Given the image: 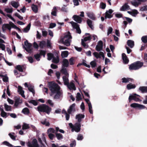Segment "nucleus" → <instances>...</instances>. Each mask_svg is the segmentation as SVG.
I'll return each instance as SVG.
<instances>
[{
	"mask_svg": "<svg viewBox=\"0 0 147 147\" xmlns=\"http://www.w3.org/2000/svg\"><path fill=\"white\" fill-rule=\"evenodd\" d=\"M38 110L39 112H45L49 114L51 112V109L48 106L42 104L37 107Z\"/></svg>",
	"mask_w": 147,
	"mask_h": 147,
	"instance_id": "obj_3",
	"label": "nucleus"
},
{
	"mask_svg": "<svg viewBox=\"0 0 147 147\" xmlns=\"http://www.w3.org/2000/svg\"><path fill=\"white\" fill-rule=\"evenodd\" d=\"M4 107L5 110L7 111H11L12 110V107L11 106H9L6 104H5Z\"/></svg>",
	"mask_w": 147,
	"mask_h": 147,
	"instance_id": "obj_26",
	"label": "nucleus"
},
{
	"mask_svg": "<svg viewBox=\"0 0 147 147\" xmlns=\"http://www.w3.org/2000/svg\"><path fill=\"white\" fill-rule=\"evenodd\" d=\"M91 39V36H88L85 37L84 39H82V45L85 48H88V45L87 44H86L85 42L87 40H90Z\"/></svg>",
	"mask_w": 147,
	"mask_h": 147,
	"instance_id": "obj_10",
	"label": "nucleus"
},
{
	"mask_svg": "<svg viewBox=\"0 0 147 147\" xmlns=\"http://www.w3.org/2000/svg\"><path fill=\"white\" fill-rule=\"evenodd\" d=\"M75 104L74 103L71 105L69 109H67V112L69 114H71L72 112H74L76 111L75 108Z\"/></svg>",
	"mask_w": 147,
	"mask_h": 147,
	"instance_id": "obj_12",
	"label": "nucleus"
},
{
	"mask_svg": "<svg viewBox=\"0 0 147 147\" xmlns=\"http://www.w3.org/2000/svg\"><path fill=\"white\" fill-rule=\"evenodd\" d=\"M65 67H62L61 69V72L65 75L66 76H68L69 74L67 72V70L66 68H65Z\"/></svg>",
	"mask_w": 147,
	"mask_h": 147,
	"instance_id": "obj_35",
	"label": "nucleus"
},
{
	"mask_svg": "<svg viewBox=\"0 0 147 147\" xmlns=\"http://www.w3.org/2000/svg\"><path fill=\"white\" fill-rule=\"evenodd\" d=\"M5 11L8 13H11L13 11L12 8H7L5 9Z\"/></svg>",
	"mask_w": 147,
	"mask_h": 147,
	"instance_id": "obj_53",
	"label": "nucleus"
},
{
	"mask_svg": "<svg viewBox=\"0 0 147 147\" xmlns=\"http://www.w3.org/2000/svg\"><path fill=\"white\" fill-rule=\"evenodd\" d=\"M87 23L90 28L92 29H93V26L92 25V21L90 20H87Z\"/></svg>",
	"mask_w": 147,
	"mask_h": 147,
	"instance_id": "obj_41",
	"label": "nucleus"
},
{
	"mask_svg": "<svg viewBox=\"0 0 147 147\" xmlns=\"http://www.w3.org/2000/svg\"><path fill=\"white\" fill-rule=\"evenodd\" d=\"M56 11H57V8L56 7H53V9L52 10L51 14L52 15L54 16H56Z\"/></svg>",
	"mask_w": 147,
	"mask_h": 147,
	"instance_id": "obj_46",
	"label": "nucleus"
},
{
	"mask_svg": "<svg viewBox=\"0 0 147 147\" xmlns=\"http://www.w3.org/2000/svg\"><path fill=\"white\" fill-rule=\"evenodd\" d=\"M69 63L68 60L66 59H64L62 61V67H67L69 65Z\"/></svg>",
	"mask_w": 147,
	"mask_h": 147,
	"instance_id": "obj_20",
	"label": "nucleus"
},
{
	"mask_svg": "<svg viewBox=\"0 0 147 147\" xmlns=\"http://www.w3.org/2000/svg\"><path fill=\"white\" fill-rule=\"evenodd\" d=\"M76 145V142L75 141H73L70 144L71 147H74Z\"/></svg>",
	"mask_w": 147,
	"mask_h": 147,
	"instance_id": "obj_64",
	"label": "nucleus"
},
{
	"mask_svg": "<svg viewBox=\"0 0 147 147\" xmlns=\"http://www.w3.org/2000/svg\"><path fill=\"white\" fill-rule=\"evenodd\" d=\"M141 40L144 43L147 42V36H143L141 38Z\"/></svg>",
	"mask_w": 147,
	"mask_h": 147,
	"instance_id": "obj_52",
	"label": "nucleus"
},
{
	"mask_svg": "<svg viewBox=\"0 0 147 147\" xmlns=\"http://www.w3.org/2000/svg\"><path fill=\"white\" fill-rule=\"evenodd\" d=\"M14 134V133H9V135L11 139L15 140L16 139V138L13 135Z\"/></svg>",
	"mask_w": 147,
	"mask_h": 147,
	"instance_id": "obj_61",
	"label": "nucleus"
},
{
	"mask_svg": "<svg viewBox=\"0 0 147 147\" xmlns=\"http://www.w3.org/2000/svg\"><path fill=\"white\" fill-rule=\"evenodd\" d=\"M131 3L132 5L136 7H138L140 4L138 1H137L136 0L131 1Z\"/></svg>",
	"mask_w": 147,
	"mask_h": 147,
	"instance_id": "obj_31",
	"label": "nucleus"
},
{
	"mask_svg": "<svg viewBox=\"0 0 147 147\" xmlns=\"http://www.w3.org/2000/svg\"><path fill=\"white\" fill-rule=\"evenodd\" d=\"M135 88V85L132 84H129L127 85V89L129 90L132 88Z\"/></svg>",
	"mask_w": 147,
	"mask_h": 147,
	"instance_id": "obj_47",
	"label": "nucleus"
},
{
	"mask_svg": "<svg viewBox=\"0 0 147 147\" xmlns=\"http://www.w3.org/2000/svg\"><path fill=\"white\" fill-rule=\"evenodd\" d=\"M69 125L71 129V131L72 132L74 131L76 132H78L80 131L81 128V124L80 123H76L73 125L71 123H69Z\"/></svg>",
	"mask_w": 147,
	"mask_h": 147,
	"instance_id": "obj_4",
	"label": "nucleus"
},
{
	"mask_svg": "<svg viewBox=\"0 0 147 147\" xmlns=\"http://www.w3.org/2000/svg\"><path fill=\"white\" fill-rule=\"evenodd\" d=\"M137 96H140L139 95H137L136 94H134L133 95L130 94L129 98V102H130L132 100H134L136 102L141 101V100H140V99L137 97Z\"/></svg>",
	"mask_w": 147,
	"mask_h": 147,
	"instance_id": "obj_7",
	"label": "nucleus"
},
{
	"mask_svg": "<svg viewBox=\"0 0 147 147\" xmlns=\"http://www.w3.org/2000/svg\"><path fill=\"white\" fill-rule=\"evenodd\" d=\"M34 57L35 59L37 61H39L40 60V55L39 54H37L34 55Z\"/></svg>",
	"mask_w": 147,
	"mask_h": 147,
	"instance_id": "obj_51",
	"label": "nucleus"
},
{
	"mask_svg": "<svg viewBox=\"0 0 147 147\" xmlns=\"http://www.w3.org/2000/svg\"><path fill=\"white\" fill-rule=\"evenodd\" d=\"M76 119L78 120V123H80L81 121V119L84 117V115L82 114H78L76 115Z\"/></svg>",
	"mask_w": 147,
	"mask_h": 147,
	"instance_id": "obj_22",
	"label": "nucleus"
},
{
	"mask_svg": "<svg viewBox=\"0 0 147 147\" xmlns=\"http://www.w3.org/2000/svg\"><path fill=\"white\" fill-rule=\"evenodd\" d=\"M93 54L97 59L101 58V55L100 54V52L99 53L96 52H94L93 53Z\"/></svg>",
	"mask_w": 147,
	"mask_h": 147,
	"instance_id": "obj_45",
	"label": "nucleus"
},
{
	"mask_svg": "<svg viewBox=\"0 0 147 147\" xmlns=\"http://www.w3.org/2000/svg\"><path fill=\"white\" fill-rule=\"evenodd\" d=\"M85 100L87 103L88 104V106L89 111V112L91 114L93 113V111L92 110V105L89 100L88 99H85Z\"/></svg>",
	"mask_w": 147,
	"mask_h": 147,
	"instance_id": "obj_14",
	"label": "nucleus"
},
{
	"mask_svg": "<svg viewBox=\"0 0 147 147\" xmlns=\"http://www.w3.org/2000/svg\"><path fill=\"white\" fill-rule=\"evenodd\" d=\"M67 86L68 88L70 90H76V87L73 81L71 82Z\"/></svg>",
	"mask_w": 147,
	"mask_h": 147,
	"instance_id": "obj_16",
	"label": "nucleus"
},
{
	"mask_svg": "<svg viewBox=\"0 0 147 147\" xmlns=\"http://www.w3.org/2000/svg\"><path fill=\"white\" fill-rule=\"evenodd\" d=\"M73 18L74 20L78 23H80L82 22L81 18L78 16L74 15Z\"/></svg>",
	"mask_w": 147,
	"mask_h": 147,
	"instance_id": "obj_19",
	"label": "nucleus"
},
{
	"mask_svg": "<svg viewBox=\"0 0 147 147\" xmlns=\"http://www.w3.org/2000/svg\"><path fill=\"white\" fill-rule=\"evenodd\" d=\"M3 144L7 145L9 147H12L13 146V145L9 144L8 142L5 141L3 142Z\"/></svg>",
	"mask_w": 147,
	"mask_h": 147,
	"instance_id": "obj_57",
	"label": "nucleus"
},
{
	"mask_svg": "<svg viewBox=\"0 0 147 147\" xmlns=\"http://www.w3.org/2000/svg\"><path fill=\"white\" fill-rule=\"evenodd\" d=\"M72 37L70 33L68 32L64 34L63 37H62L59 41V43H62L67 46L70 45L71 42Z\"/></svg>",
	"mask_w": 147,
	"mask_h": 147,
	"instance_id": "obj_2",
	"label": "nucleus"
},
{
	"mask_svg": "<svg viewBox=\"0 0 147 147\" xmlns=\"http://www.w3.org/2000/svg\"><path fill=\"white\" fill-rule=\"evenodd\" d=\"M11 4L13 7L15 8H17L19 6L18 3L15 1H12L11 2Z\"/></svg>",
	"mask_w": 147,
	"mask_h": 147,
	"instance_id": "obj_36",
	"label": "nucleus"
},
{
	"mask_svg": "<svg viewBox=\"0 0 147 147\" xmlns=\"http://www.w3.org/2000/svg\"><path fill=\"white\" fill-rule=\"evenodd\" d=\"M129 9V6L127 5V3L125 4L120 9V10L122 11H125Z\"/></svg>",
	"mask_w": 147,
	"mask_h": 147,
	"instance_id": "obj_21",
	"label": "nucleus"
},
{
	"mask_svg": "<svg viewBox=\"0 0 147 147\" xmlns=\"http://www.w3.org/2000/svg\"><path fill=\"white\" fill-rule=\"evenodd\" d=\"M2 29L3 32H5V30L7 29L10 31L11 29V26L10 24H3L2 26Z\"/></svg>",
	"mask_w": 147,
	"mask_h": 147,
	"instance_id": "obj_15",
	"label": "nucleus"
},
{
	"mask_svg": "<svg viewBox=\"0 0 147 147\" xmlns=\"http://www.w3.org/2000/svg\"><path fill=\"white\" fill-rule=\"evenodd\" d=\"M31 8L32 11L35 13H37L38 11V7L37 5L33 4L31 6Z\"/></svg>",
	"mask_w": 147,
	"mask_h": 147,
	"instance_id": "obj_27",
	"label": "nucleus"
},
{
	"mask_svg": "<svg viewBox=\"0 0 147 147\" xmlns=\"http://www.w3.org/2000/svg\"><path fill=\"white\" fill-rule=\"evenodd\" d=\"M22 112L25 114H28L29 113V111L27 108H25L22 110Z\"/></svg>",
	"mask_w": 147,
	"mask_h": 147,
	"instance_id": "obj_42",
	"label": "nucleus"
},
{
	"mask_svg": "<svg viewBox=\"0 0 147 147\" xmlns=\"http://www.w3.org/2000/svg\"><path fill=\"white\" fill-rule=\"evenodd\" d=\"M76 98V100L77 101H79L82 99L81 95L80 93H77Z\"/></svg>",
	"mask_w": 147,
	"mask_h": 147,
	"instance_id": "obj_50",
	"label": "nucleus"
},
{
	"mask_svg": "<svg viewBox=\"0 0 147 147\" xmlns=\"http://www.w3.org/2000/svg\"><path fill=\"white\" fill-rule=\"evenodd\" d=\"M4 41L1 38H0V48L2 50H4L5 49V45L2 44V43H5Z\"/></svg>",
	"mask_w": 147,
	"mask_h": 147,
	"instance_id": "obj_28",
	"label": "nucleus"
},
{
	"mask_svg": "<svg viewBox=\"0 0 147 147\" xmlns=\"http://www.w3.org/2000/svg\"><path fill=\"white\" fill-rule=\"evenodd\" d=\"M10 24L11 26V27L17 29L18 31H20V29L19 28L17 27L12 22H10Z\"/></svg>",
	"mask_w": 147,
	"mask_h": 147,
	"instance_id": "obj_38",
	"label": "nucleus"
},
{
	"mask_svg": "<svg viewBox=\"0 0 147 147\" xmlns=\"http://www.w3.org/2000/svg\"><path fill=\"white\" fill-rule=\"evenodd\" d=\"M3 80L4 82H7L8 81V78L6 75L3 76Z\"/></svg>",
	"mask_w": 147,
	"mask_h": 147,
	"instance_id": "obj_63",
	"label": "nucleus"
},
{
	"mask_svg": "<svg viewBox=\"0 0 147 147\" xmlns=\"http://www.w3.org/2000/svg\"><path fill=\"white\" fill-rule=\"evenodd\" d=\"M47 59H48L49 60H51L52 59H53V55L51 53H48L47 54Z\"/></svg>",
	"mask_w": 147,
	"mask_h": 147,
	"instance_id": "obj_59",
	"label": "nucleus"
},
{
	"mask_svg": "<svg viewBox=\"0 0 147 147\" xmlns=\"http://www.w3.org/2000/svg\"><path fill=\"white\" fill-rule=\"evenodd\" d=\"M16 68L19 71L22 72L23 71L22 68L20 65H18L16 66Z\"/></svg>",
	"mask_w": 147,
	"mask_h": 147,
	"instance_id": "obj_62",
	"label": "nucleus"
},
{
	"mask_svg": "<svg viewBox=\"0 0 147 147\" xmlns=\"http://www.w3.org/2000/svg\"><path fill=\"white\" fill-rule=\"evenodd\" d=\"M70 23L71 24L73 28L76 30L77 32L78 33L80 34L81 33V31L78 24L74 22H71Z\"/></svg>",
	"mask_w": 147,
	"mask_h": 147,
	"instance_id": "obj_11",
	"label": "nucleus"
},
{
	"mask_svg": "<svg viewBox=\"0 0 147 147\" xmlns=\"http://www.w3.org/2000/svg\"><path fill=\"white\" fill-rule=\"evenodd\" d=\"M22 102V101L21 99H20V98H17L14 104V106L17 107L19 104L21 103Z\"/></svg>",
	"mask_w": 147,
	"mask_h": 147,
	"instance_id": "obj_29",
	"label": "nucleus"
},
{
	"mask_svg": "<svg viewBox=\"0 0 147 147\" xmlns=\"http://www.w3.org/2000/svg\"><path fill=\"white\" fill-rule=\"evenodd\" d=\"M46 43L45 41H42L40 42L39 46L41 48L44 47Z\"/></svg>",
	"mask_w": 147,
	"mask_h": 147,
	"instance_id": "obj_54",
	"label": "nucleus"
},
{
	"mask_svg": "<svg viewBox=\"0 0 147 147\" xmlns=\"http://www.w3.org/2000/svg\"><path fill=\"white\" fill-rule=\"evenodd\" d=\"M59 61L58 57L57 56L56 57H53V62L55 63H57Z\"/></svg>",
	"mask_w": 147,
	"mask_h": 147,
	"instance_id": "obj_43",
	"label": "nucleus"
},
{
	"mask_svg": "<svg viewBox=\"0 0 147 147\" xmlns=\"http://www.w3.org/2000/svg\"><path fill=\"white\" fill-rule=\"evenodd\" d=\"M18 92L23 97L25 98V96L24 94V91L22 89V88L20 86H18Z\"/></svg>",
	"mask_w": 147,
	"mask_h": 147,
	"instance_id": "obj_18",
	"label": "nucleus"
},
{
	"mask_svg": "<svg viewBox=\"0 0 147 147\" xmlns=\"http://www.w3.org/2000/svg\"><path fill=\"white\" fill-rule=\"evenodd\" d=\"M33 88V86H29L28 87V89L34 95L35 94V91Z\"/></svg>",
	"mask_w": 147,
	"mask_h": 147,
	"instance_id": "obj_44",
	"label": "nucleus"
},
{
	"mask_svg": "<svg viewBox=\"0 0 147 147\" xmlns=\"http://www.w3.org/2000/svg\"><path fill=\"white\" fill-rule=\"evenodd\" d=\"M30 27V24H29L24 30V32H28L29 30Z\"/></svg>",
	"mask_w": 147,
	"mask_h": 147,
	"instance_id": "obj_48",
	"label": "nucleus"
},
{
	"mask_svg": "<svg viewBox=\"0 0 147 147\" xmlns=\"http://www.w3.org/2000/svg\"><path fill=\"white\" fill-rule=\"evenodd\" d=\"M1 116L3 117L6 118L7 117V113L4 111L3 108L1 109Z\"/></svg>",
	"mask_w": 147,
	"mask_h": 147,
	"instance_id": "obj_30",
	"label": "nucleus"
},
{
	"mask_svg": "<svg viewBox=\"0 0 147 147\" xmlns=\"http://www.w3.org/2000/svg\"><path fill=\"white\" fill-rule=\"evenodd\" d=\"M64 84L65 85H67L69 84V80L68 77L65 76H63V78Z\"/></svg>",
	"mask_w": 147,
	"mask_h": 147,
	"instance_id": "obj_32",
	"label": "nucleus"
},
{
	"mask_svg": "<svg viewBox=\"0 0 147 147\" xmlns=\"http://www.w3.org/2000/svg\"><path fill=\"white\" fill-rule=\"evenodd\" d=\"M127 45L131 48H132L134 45V42L131 40H128L127 42Z\"/></svg>",
	"mask_w": 147,
	"mask_h": 147,
	"instance_id": "obj_24",
	"label": "nucleus"
},
{
	"mask_svg": "<svg viewBox=\"0 0 147 147\" xmlns=\"http://www.w3.org/2000/svg\"><path fill=\"white\" fill-rule=\"evenodd\" d=\"M56 136L58 140H61L63 138L62 135L60 134H56Z\"/></svg>",
	"mask_w": 147,
	"mask_h": 147,
	"instance_id": "obj_58",
	"label": "nucleus"
},
{
	"mask_svg": "<svg viewBox=\"0 0 147 147\" xmlns=\"http://www.w3.org/2000/svg\"><path fill=\"white\" fill-rule=\"evenodd\" d=\"M27 145L29 147H38L37 140L35 139H33L31 142H28Z\"/></svg>",
	"mask_w": 147,
	"mask_h": 147,
	"instance_id": "obj_9",
	"label": "nucleus"
},
{
	"mask_svg": "<svg viewBox=\"0 0 147 147\" xmlns=\"http://www.w3.org/2000/svg\"><path fill=\"white\" fill-rule=\"evenodd\" d=\"M30 128L29 124L25 123H24L22 126V129H26Z\"/></svg>",
	"mask_w": 147,
	"mask_h": 147,
	"instance_id": "obj_40",
	"label": "nucleus"
},
{
	"mask_svg": "<svg viewBox=\"0 0 147 147\" xmlns=\"http://www.w3.org/2000/svg\"><path fill=\"white\" fill-rule=\"evenodd\" d=\"M113 11L111 9H110L106 13L105 18H110L112 17L111 13L113 12Z\"/></svg>",
	"mask_w": 147,
	"mask_h": 147,
	"instance_id": "obj_17",
	"label": "nucleus"
},
{
	"mask_svg": "<svg viewBox=\"0 0 147 147\" xmlns=\"http://www.w3.org/2000/svg\"><path fill=\"white\" fill-rule=\"evenodd\" d=\"M68 55V52L67 51H64L61 52V55L62 57L63 58H65L67 57Z\"/></svg>",
	"mask_w": 147,
	"mask_h": 147,
	"instance_id": "obj_34",
	"label": "nucleus"
},
{
	"mask_svg": "<svg viewBox=\"0 0 147 147\" xmlns=\"http://www.w3.org/2000/svg\"><path fill=\"white\" fill-rule=\"evenodd\" d=\"M41 123L43 125H45L46 126H49L50 125V123L48 121H47L46 119L42 120L41 121Z\"/></svg>",
	"mask_w": 147,
	"mask_h": 147,
	"instance_id": "obj_33",
	"label": "nucleus"
},
{
	"mask_svg": "<svg viewBox=\"0 0 147 147\" xmlns=\"http://www.w3.org/2000/svg\"><path fill=\"white\" fill-rule=\"evenodd\" d=\"M55 131V130L53 128H50L48 129L47 132L48 134H49L50 133H54Z\"/></svg>",
	"mask_w": 147,
	"mask_h": 147,
	"instance_id": "obj_49",
	"label": "nucleus"
},
{
	"mask_svg": "<svg viewBox=\"0 0 147 147\" xmlns=\"http://www.w3.org/2000/svg\"><path fill=\"white\" fill-rule=\"evenodd\" d=\"M122 58L124 63H127L128 62L129 60L125 53L122 54Z\"/></svg>",
	"mask_w": 147,
	"mask_h": 147,
	"instance_id": "obj_25",
	"label": "nucleus"
},
{
	"mask_svg": "<svg viewBox=\"0 0 147 147\" xmlns=\"http://www.w3.org/2000/svg\"><path fill=\"white\" fill-rule=\"evenodd\" d=\"M15 16L17 17L20 20H22L23 19V17L20 16L18 13H15L14 14Z\"/></svg>",
	"mask_w": 147,
	"mask_h": 147,
	"instance_id": "obj_56",
	"label": "nucleus"
},
{
	"mask_svg": "<svg viewBox=\"0 0 147 147\" xmlns=\"http://www.w3.org/2000/svg\"><path fill=\"white\" fill-rule=\"evenodd\" d=\"M113 31V28L111 27H109L107 31V35H109L110 34H111Z\"/></svg>",
	"mask_w": 147,
	"mask_h": 147,
	"instance_id": "obj_60",
	"label": "nucleus"
},
{
	"mask_svg": "<svg viewBox=\"0 0 147 147\" xmlns=\"http://www.w3.org/2000/svg\"><path fill=\"white\" fill-rule=\"evenodd\" d=\"M143 65V63L138 61L130 65L129 68L130 70H136L140 68Z\"/></svg>",
	"mask_w": 147,
	"mask_h": 147,
	"instance_id": "obj_5",
	"label": "nucleus"
},
{
	"mask_svg": "<svg viewBox=\"0 0 147 147\" xmlns=\"http://www.w3.org/2000/svg\"><path fill=\"white\" fill-rule=\"evenodd\" d=\"M29 102L32 104L34 106H36L38 105L37 102L34 100H32L29 101Z\"/></svg>",
	"mask_w": 147,
	"mask_h": 147,
	"instance_id": "obj_55",
	"label": "nucleus"
},
{
	"mask_svg": "<svg viewBox=\"0 0 147 147\" xmlns=\"http://www.w3.org/2000/svg\"><path fill=\"white\" fill-rule=\"evenodd\" d=\"M23 48L29 53H31L32 52L33 48L32 47V45L27 40L24 42V46Z\"/></svg>",
	"mask_w": 147,
	"mask_h": 147,
	"instance_id": "obj_6",
	"label": "nucleus"
},
{
	"mask_svg": "<svg viewBox=\"0 0 147 147\" xmlns=\"http://www.w3.org/2000/svg\"><path fill=\"white\" fill-rule=\"evenodd\" d=\"M122 82L123 83H126L130 81H132V79L130 78H122Z\"/></svg>",
	"mask_w": 147,
	"mask_h": 147,
	"instance_id": "obj_37",
	"label": "nucleus"
},
{
	"mask_svg": "<svg viewBox=\"0 0 147 147\" xmlns=\"http://www.w3.org/2000/svg\"><path fill=\"white\" fill-rule=\"evenodd\" d=\"M49 88L51 93V96L54 95V99H59L62 96V92L60 89V86L54 82H49Z\"/></svg>",
	"mask_w": 147,
	"mask_h": 147,
	"instance_id": "obj_1",
	"label": "nucleus"
},
{
	"mask_svg": "<svg viewBox=\"0 0 147 147\" xmlns=\"http://www.w3.org/2000/svg\"><path fill=\"white\" fill-rule=\"evenodd\" d=\"M139 90L143 93L147 92V86H140L139 88Z\"/></svg>",
	"mask_w": 147,
	"mask_h": 147,
	"instance_id": "obj_23",
	"label": "nucleus"
},
{
	"mask_svg": "<svg viewBox=\"0 0 147 147\" xmlns=\"http://www.w3.org/2000/svg\"><path fill=\"white\" fill-rule=\"evenodd\" d=\"M61 11L63 12H67L68 11V9L66 7V6L64 5L61 8Z\"/></svg>",
	"mask_w": 147,
	"mask_h": 147,
	"instance_id": "obj_39",
	"label": "nucleus"
},
{
	"mask_svg": "<svg viewBox=\"0 0 147 147\" xmlns=\"http://www.w3.org/2000/svg\"><path fill=\"white\" fill-rule=\"evenodd\" d=\"M103 46V43L102 41L98 42L97 45L96 47V49L97 51H100L101 50Z\"/></svg>",
	"mask_w": 147,
	"mask_h": 147,
	"instance_id": "obj_13",
	"label": "nucleus"
},
{
	"mask_svg": "<svg viewBox=\"0 0 147 147\" xmlns=\"http://www.w3.org/2000/svg\"><path fill=\"white\" fill-rule=\"evenodd\" d=\"M130 106L133 108H138L140 109H143L146 108L144 105L137 103H133L131 104Z\"/></svg>",
	"mask_w": 147,
	"mask_h": 147,
	"instance_id": "obj_8",
	"label": "nucleus"
}]
</instances>
